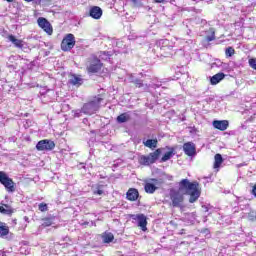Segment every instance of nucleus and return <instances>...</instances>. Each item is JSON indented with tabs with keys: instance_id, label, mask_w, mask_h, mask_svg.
<instances>
[{
	"instance_id": "nucleus-42",
	"label": "nucleus",
	"mask_w": 256,
	"mask_h": 256,
	"mask_svg": "<svg viewBox=\"0 0 256 256\" xmlns=\"http://www.w3.org/2000/svg\"><path fill=\"white\" fill-rule=\"evenodd\" d=\"M153 183H155V185H157V179H152Z\"/></svg>"
},
{
	"instance_id": "nucleus-47",
	"label": "nucleus",
	"mask_w": 256,
	"mask_h": 256,
	"mask_svg": "<svg viewBox=\"0 0 256 256\" xmlns=\"http://www.w3.org/2000/svg\"><path fill=\"white\" fill-rule=\"evenodd\" d=\"M2 255V252L0 251V256Z\"/></svg>"
},
{
	"instance_id": "nucleus-43",
	"label": "nucleus",
	"mask_w": 256,
	"mask_h": 256,
	"mask_svg": "<svg viewBox=\"0 0 256 256\" xmlns=\"http://www.w3.org/2000/svg\"><path fill=\"white\" fill-rule=\"evenodd\" d=\"M207 101H213V98H209Z\"/></svg>"
},
{
	"instance_id": "nucleus-4",
	"label": "nucleus",
	"mask_w": 256,
	"mask_h": 256,
	"mask_svg": "<svg viewBox=\"0 0 256 256\" xmlns=\"http://www.w3.org/2000/svg\"><path fill=\"white\" fill-rule=\"evenodd\" d=\"M86 69L88 73H99V71L103 69V63L101 62V59L97 58V56L92 55L86 62Z\"/></svg>"
},
{
	"instance_id": "nucleus-34",
	"label": "nucleus",
	"mask_w": 256,
	"mask_h": 256,
	"mask_svg": "<svg viewBox=\"0 0 256 256\" xmlns=\"http://www.w3.org/2000/svg\"><path fill=\"white\" fill-rule=\"evenodd\" d=\"M206 41L208 42L215 41V33H212L210 36H207Z\"/></svg>"
},
{
	"instance_id": "nucleus-11",
	"label": "nucleus",
	"mask_w": 256,
	"mask_h": 256,
	"mask_svg": "<svg viewBox=\"0 0 256 256\" xmlns=\"http://www.w3.org/2000/svg\"><path fill=\"white\" fill-rule=\"evenodd\" d=\"M37 23L39 27L43 29V31H45V33H47L48 35L53 34V27H51V23H49L46 18H38Z\"/></svg>"
},
{
	"instance_id": "nucleus-3",
	"label": "nucleus",
	"mask_w": 256,
	"mask_h": 256,
	"mask_svg": "<svg viewBox=\"0 0 256 256\" xmlns=\"http://www.w3.org/2000/svg\"><path fill=\"white\" fill-rule=\"evenodd\" d=\"M101 101H103V98L95 97L92 101L83 105L81 112L84 113V115H95V113H97L101 107Z\"/></svg>"
},
{
	"instance_id": "nucleus-21",
	"label": "nucleus",
	"mask_w": 256,
	"mask_h": 256,
	"mask_svg": "<svg viewBox=\"0 0 256 256\" xmlns=\"http://www.w3.org/2000/svg\"><path fill=\"white\" fill-rule=\"evenodd\" d=\"M156 189H158V187L155 186L154 183L146 182L144 185V191L150 195H153Z\"/></svg>"
},
{
	"instance_id": "nucleus-5",
	"label": "nucleus",
	"mask_w": 256,
	"mask_h": 256,
	"mask_svg": "<svg viewBox=\"0 0 256 256\" xmlns=\"http://www.w3.org/2000/svg\"><path fill=\"white\" fill-rule=\"evenodd\" d=\"M160 155H161V149H157L147 156L142 155L139 159V163L140 165H145V166L153 165V163H155V161L159 159Z\"/></svg>"
},
{
	"instance_id": "nucleus-32",
	"label": "nucleus",
	"mask_w": 256,
	"mask_h": 256,
	"mask_svg": "<svg viewBox=\"0 0 256 256\" xmlns=\"http://www.w3.org/2000/svg\"><path fill=\"white\" fill-rule=\"evenodd\" d=\"M248 63H249V66L256 71V59L251 58L249 59Z\"/></svg>"
},
{
	"instance_id": "nucleus-14",
	"label": "nucleus",
	"mask_w": 256,
	"mask_h": 256,
	"mask_svg": "<svg viewBox=\"0 0 256 256\" xmlns=\"http://www.w3.org/2000/svg\"><path fill=\"white\" fill-rule=\"evenodd\" d=\"M213 127L215 129H219V131H227V128L229 127V121H227V120H214L213 121Z\"/></svg>"
},
{
	"instance_id": "nucleus-37",
	"label": "nucleus",
	"mask_w": 256,
	"mask_h": 256,
	"mask_svg": "<svg viewBox=\"0 0 256 256\" xmlns=\"http://www.w3.org/2000/svg\"><path fill=\"white\" fill-rule=\"evenodd\" d=\"M24 1H26V3H31L33 1H35L37 3V0H24ZM38 3H41V0H38Z\"/></svg>"
},
{
	"instance_id": "nucleus-26",
	"label": "nucleus",
	"mask_w": 256,
	"mask_h": 256,
	"mask_svg": "<svg viewBox=\"0 0 256 256\" xmlns=\"http://www.w3.org/2000/svg\"><path fill=\"white\" fill-rule=\"evenodd\" d=\"M175 150L171 149V151L166 152L163 157L161 158V162L165 163L166 161H169L173 155H175Z\"/></svg>"
},
{
	"instance_id": "nucleus-28",
	"label": "nucleus",
	"mask_w": 256,
	"mask_h": 256,
	"mask_svg": "<svg viewBox=\"0 0 256 256\" xmlns=\"http://www.w3.org/2000/svg\"><path fill=\"white\" fill-rule=\"evenodd\" d=\"M0 213L3 215H12L13 210L11 208H5L4 206H0Z\"/></svg>"
},
{
	"instance_id": "nucleus-33",
	"label": "nucleus",
	"mask_w": 256,
	"mask_h": 256,
	"mask_svg": "<svg viewBox=\"0 0 256 256\" xmlns=\"http://www.w3.org/2000/svg\"><path fill=\"white\" fill-rule=\"evenodd\" d=\"M39 211H47L48 207L46 203H40L38 206Z\"/></svg>"
},
{
	"instance_id": "nucleus-17",
	"label": "nucleus",
	"mask_w": 256,
	"mask_h": 256,
	"mask_svg": "<svg viewBox=\"0 0 256 256\" xmlns=\"http://www.w3.org/2000/svg\"><path fill=\"white\" fill-rule=\"evenodd\" d=\"M223 79H225V73L219 72L210 78V83L211 85H217L218 83H221Z\"/></svg>"
},
{
	"instance_id": "nucleus-39",
	"label": "nucleus",
	"mask_w": 256,
	"mask_h": 256,
	"mask_svg": "<svg viewBox=\"0 0 256 256\" xmlns=\"http://www.w3.org/2000/svg\"><path fill=\"white\" fill-rule=\"evenodd\" d=\"M155 1V3H165V1H167V0H154Z\"/></svg>"
},
{
	"instance_id": "nucleus-25",
	"label": "nucleus",
	"mask_w": 256,
	"mask_h": 256,
	"mask_svg": "<svg viewBox=\"0 0 256 256\" xmlns=\"http://www.w3.org/2000/svg\"><path fill=\"white\" fill-rule=\"evenodd\" d=\"M145 147H148L149 149H155L157 147V140L155 139H148L146 141H143Z\"/></svg>"
},
{
	"instance_id": "nucleus-29",
	"label": "nucleus",
	"mask_w": 256,
	"mask_h": 256,
	"mask_svg": "<svg viewBox=\"0 0 256 256\" xmlns=\"http://www.w3.org/2000/svg\"><path fill=\"white\" fill-rule=\"evenodd\" d=\"M225 54L226 57H233V55H235V49H233V47H228L226 48Z\"/></svg>"
},
{
	"instance_id": "nucleus-20",
	"label": "nucleus",
	"mask_w": 256,
	"mask_h": 256,
	"mask_svg": "<svg viewBox=\"0 0 256 256\" xmlns=\"http://www.w3.org/2000/svg\"><path fill=\"white\" fill-rule=\"evenodd\" d=\"M116 121H117V123H127L128 121H131V113L124 112V113L120 114L116 118Z\"/></svg>"
},
{
	"instance_id": "nucleus-40",
	"label": "nucleus",
	"mask_w": 256,
	"mask_h": 256,
	"mask_svg": "<svg viewBox=\"0 0 256 256\" xmlns=\"http://www.w3.org/2000/svg\"><path fill=\"white\" fill-rule=\"evenodd\" d=\"M202 208L205 210V212L207 213L209 211V207L203 205Z\"/></svg>"
},
{
	"instance_id": "nucleus-22",
	"label": "nucleus",
	"mask_w": 256,
	"mask_h": 256,
	"mask_svg": "<svg viewBox=\"0 0 256 256\" xmlns=\"http://www.w3.org/2000/svg\"><path fill=\"white\" fill-rule=\"evenodd\" d=\"M7 235H9V226L4 222H0V237H7Z\"/></svg>"
},
{
	"instance_id": "nucleus-19",
	"label": "nucleus",
	"mask_w": 256,
	"mask_h": 256,
	"mask_svg": "<svg viewBox=\"0 0 256 256\" xmlns=\"http://www.w3.org/2000/svg\"><path fill=\"white\" fill-rule=\"evenodd\" d=\"M8 40L13 43V45L15 47H17V49H23V40H19L17 38H15V36L13 34L8 36Z\"/></svg>"
},
{
	"instance_id": "nucleus-15",
	"label": "nucleus",
	"mask_w": 256,
	"mask_h": 256,
	"mask_svg": "<svg viewBox=\"0 0 256 256\" xmlns=\"http://www.w3.org/2000/svg\"><path fill=\"white\" fill-rule=\"evenodd\" d=\"M126 199H128V201H137V199H139V190L130 188L126 193Z\"/></svg>"
},
{
	"instance_id": "nucleus-45",
	"label": "nucleus",
	"mask_w": 256,
	"mask_h": 256,
	"mask_svg": "<svg viewBox=\"0 0 256 256\" xmlns=\"http://www.w3.org/2000/svg\"><path fill=\"white\" fill-rule=\"evenodd\" d=\"M84 225H89V222H85Z\"/></svg>"
},
{
	"instance_id": "nucleus-27",
	"label": "nucleus",
	"mask_w": 256,
	"mask_h": 256,
	"mask_svg": "<svg viewBox=\"0 0 256 256\" xmlns=\"http://www.w3.org/2000/svg\"><path fill=\"white\" fill-rule=\"evenodd\" d=\"M54 218H44L42 227H51L53 225Z\"/></svg>"
},
{
	"instance_id": "nucleus-38",
	"label": "nucleus",
	"mask_w": 256,
	"mask_h": 256,
	"mask_svg": "<svg viewBox=\"0 0 256 256\" xmlns=\"http://www.w3.org/2000/svg\"><path fill=\"white\" fill-rule=\"evenodd\" d=\"M153 87H154V88H159V87H161V82H158V83L154 84Z\"/></svg>"
},
{
	"instance_id": "nucleus-23",
	"label": "nucleus",
	"mask_w": 256,
	"mask_h": 256,
	"mask_svg": "<svg viewBox=\"0 0 256 256\" xmlns=\"http://www.w3.org/2000/svg\"><path fill=\"white\" fill-rule=\"evenodd\" d=\"M223 163V156L221 154H216L214 156V169H219Z\"/></svg>"
},
{
	"instance_id": "nucleus-36",
	"label": "nucleus",
	"mask_w": 256,
	"mask_h": 256,
	"mask_svg": "<svg viewBox=\"0 0 256 256\" xmlns=\"http://www.w3.org/2000/svg\"><path fill=\"white\" fill-rule=\"evenodd\" d=\"M251 195H253L254 197H256V184L253 186L252 190H251Z\"/></svg>"
},
{
	"instance_id": "nucleus-16",
	"label": "nucleus",
	"mask_w": 256,
	"mask_h": 256,
	"mask_svg": "<svg viewBox=\"0 0 256 256\" xmlns=\"http://www.w3.org/2000/svg\"><path fill=\"white\" fill-rule=\"evenodd\" d=\"M93 195H105V185L103 184H95L92 186Z\"/></svg>"
},
{
	"instance_id": "nucleus-41",
	"label": "nucleus",
	"mask_w": 256,
	"mask_h": 256,
	"mask_svg": "<svg viewBox=\"0 0 256 256\" xmlns=\"http://www.w3.org/2000/svg\"><path fill=\"white\" fill-rule=\"evenodd\" d=\"M24 221H26L27 223H29V217L25 216V217H24Z\"/></svg>"
},
{
	"instance_id": "nucleus-9",
	"label": "nucleus",
	"mask_w": 256,
	"mask_h": 256,
	"mask_svg": "<svg viewBox=\"0 0 256 256\" xmlns=\"http://www.w3.org/2000/svg\"><path fill=\"white\" fill-rule=\"evenodd\" d=\"M36 149L38 151H53L55 149V142L52 140H41L37 143Z\"/></svg>"
},
{
	"instance_id": "nucleus-30",
	"label": "nucleus",
	"mask_w": 256,
	"mask_h": 256,
	"mask_svg": "<svg viewBox=\"0 0 256 256\" xmlns=\"http://www.w3.org/2000/svg\"><path fill=\"white\" fill-rule=\"evenodd\" d=\"M99 57H100L103 61H107V59H110L111 54H109V52H100Z\"/></svg>"
},
{
	"instance_id": "nucleus-8",
	"label": "nucleus",
	"mask_w": 256,
	"mask_h": 256,
	"mask_svg": "<svg viewBox=\"0 0 256 256\" xmlns=\"http://www.w3.org/2000/svg\"><path fill=\"white\" fill-rule=\"evenodd\" d=\"M130 217L133 221H136L142 231H147V216L144 214H132Z\"/></svg>"
},
{
	"instance_id": "nucleus-44",
	"label": "nucleus",
	"mask_w": 256,
	"mask_h": 256,
	"mask_svg": "<svg viewBox=\"0 0 256 256\" xmlns=\"http://www.w3.org/2000/svg\"><path fill=\"white\" fill-rule=\"evenodd\" d=\"M4 207H6V209H9V206H8V205H4Z\"/></svg>"
},
{
	"instance_id": "nucleus-31",
	"label": "nucleus",
	"mask_w": 256,
	"mask_h": 256,
	"mask_svg": "<svg viewBox=\"0 0 256 256\" xmlns=\"http://www.w3.org/2000/svg\"><path fill=\"white\" fill-rule=\"evenodd\" d=\"M131 3H133L134 7H143V1L142 0H130Z\"/></svg>"
},
{
	"instance_id": "nucleus-10",
	"label": "nucleus",
	"mask_w": 256,
	"mask_h": 256,
	"mask_svg": "<svg viewBox=\"0 0 256 256\" xmlns=\"http://www.w3.org/2000/svg\"><path fill=\"white\" fill-rule=\"evenodd\" d=\"M183 151L187 157H195L197 155V146L193 142L183 144Z\"/></svg>"
},
{
	"instance_id": "nucleus-12",
	"label": "nucleus",
	"mask_w": 256,
	"mask_h": 256,
	"mask_svg": "<svg viewBox=\"0 0 256 256\" xmlns=\"http://www.w3.org/2000/svg\"><path fill=\"white\" fill-rule=\"evenodd\" d=\"M131 83H133L138 89H142V91H149V84L141 78H134L131 80Z\"/></svg>"
},
{
	"instance_id": "nucleus-18",
	"label": "nucleus",
	"mask_w": 256,
	"mask_h": 256,
	"mask_svg": "<svg viewBox=\"0 0 256 256\" xmlns=\"http://www.w3.org/2000/svg\"><path fill=\"white\" fill-rule=\"evenodd\" d=\"M69 83L70 85H74L75 87H81V85H83V78H81V76L73 74L69 79Z\"/></svg>"
},
{
	"instance_id": "nucleus-46",
	"label": "nucleus",
	"mask_w": 256,
	"mask_h": 256,
	"mask_svg": "<svg viewBox=\"0 0 256 256\" xmlns=\"http://www.w3.org/2000/svg\"><path fill=\"white\" fill-rule=\"evenodd\" d=\"M215 65H216V64H215V63H213V64H212V67H215Z\"/></svg>"
},
{
	"instance_id": "nucleus-13",
	"label": "nucleus",
	"mask_w": 256,
	"mask_h": 256,
	"mask_svg": "<svg viewBox=\"0 0 256 256\" xmlns=\"http://www.w3.org/2000/svg\"><path fill=\"white\" fill-rule=\"evenodd\" d=\"M89 17H92V19L103 17V10L99 6H92L89 10Z\"/></svg>"
},
{
	"instance_id": "nucleus-1",
	"label": "nucleus",
	"mask_w": 256,
	"mask_h": 256,
	"mask_svg": "<svg viewBox=\"0 0 256 256\" xmlns=\"http://www.w3.org/2000/svg\"><path fill=\"white\" fill-rule=\"evenodd\" d=\"M184 195H190L189 203H195L199 197H201V189L199 188V182H190L189 179H182L179 182L178 190H170V199L172 202V207L183 208V201H185Z\"/></svg>"
},
{
	"instance_id": "nucleus-35",
	"label": "nucleus",
	"mask_w": 256,
	"mask_h": 256,
	"mask_svg": "<svg viewBox=\"0 0 256 256\" xmlns=\"http://www.w3.org/2000/svg\"><path fill=\"white\" fill-rule=\"evenodd\" d=\"M201 233H203L204 235H206V237L209 236V235H211V232H210L209 229H207V228L202 229V230H201Z\"/></svg>"
},
{
	"instance_id": "nucleus-6",
	"label": "nucleus",
	"mask_w": 256,
	"mask_h": 256,
	"mask_svg": "<svg viewBox=\"0 0 256 256\" xmlns=\"http://www.w3.org/2000/svg\"><path fill=\"white\" fill-rule=\"evenodd\" d=\"M0 183L8 193H15V182L4 171H0Z\"/></svg>"
},
{
	"instance_id": "nucleus-2",
	"label": "nucleus",
	"mask_w": 256,
	"mask_h": 256,
	"mask_svg": "<svg viewBox=\"0 0 256 256\" xmlns=\"http://www.w3.org/2000/svg\"><path fill=\"white\" fill-rule=\"evenodd\" d=\"M154 52L157 57H171L173 55V42L162 39L154 46Z\"/></svg>"
},
{
	"instance_id": "nucleus-24",
	"label": "nucleus",
	"mask_w": 256,
	"mask_h": 256,
	"mask_svg": "<svg viewBox=\"0 0 256 256\" xmlns=\"http://www.w3.org/2000/svg\"><path fill=\"white\" fill-rule=\"evenodd\" d=\"M102 239L104 243H112L113 239H115V236L111 232H105L102 235Z\"/></svg>"
},
{
	"instance_id": "nucleus-7",
	"label": "nucleus",
	"mask_w": 256,
	"mask_h": 256,
	"mask_svg": "<svg viewBox=\"0 0 256 256\" xmlns=\"http://www.w3.org/2000/svg\"><path fill=\"white\" fill-rule=\"evenodd\" d=\"M73 47H75V35L67 34L61 42V49L62 51H71Z\"/></svg>"
}]
</instances>
